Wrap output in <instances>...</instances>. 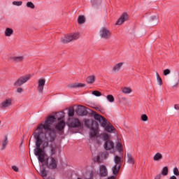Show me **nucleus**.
<instances>
[{"instance_id":"f03ea898","label":"nucleus","mask_w":179,"mask_h":179,"mask_svg":"<svg viewBox=\"0 0 179 179\" xmlns=\"http://www.w3.org/2000/svg\"><path fill=\"white\" fill-rule=\"evenodd\" d=\"M102 139L104 141L103 148L105 150H111L114 148V142L110 140V135L107 133H103L101 134Z\"/></svg>"},{"instance_id":"ea45409f","label":"nucleus","mask_w":179,"mask_h":179,"mask_svg":"<svg viewBox=\"0 0 179 179\" xmlns=\"http://www.w3.org/2000/svg\"><path fill=\"white\" fill-rule=\"evenodd\" d=\"M170 73H171V71H170V69H166L164 70V76H167V75H170Z\"/></svg>"},{"instance_id":"473e14b6","label":"nucleus","mask_w":179,"mask_h":179,"mask_svg":"<svg viewBox=\"0 0 179 179\" xmlns=\"http://www.w3.org/2000/svg\"><path fill=\"white\" fill-rule=\"evenodd\" d=\"M106 99L108 101H109V103H114L115 100L112 94H108V96H106Z\"/></svg>"},{"instance_id":"79ce46f5","label":"nucleus","mask_w":179,"mask_h":179,"mask_svg":"<svg viewBox=\"0 0 179 179\" xmlns=\"http://www.w3.org/2000/svg\"><path fill=\"white\" fill-rule=\"evenodd\" d=\"M173 174H174L175 176H179L178 168L175 167V168L173 169Z\"/></svg>"},{"instance_id":"c756f323","label":"nucleus","mask_w":179,"mask_h":179,"mask_svg":"<svg viewBox=\"0 0 179 179\" xmlns=\"http://www.w3.org/2000/svg\"><path fill=\"white\" fill-rule=\"evenodd\" d=\"M91 3L92 6H97L101 3V0H91Z\"/></svg>"},{"instance_id":"49530a36","label":"nucleus","mask_w":179,"mask_h":179,"mask_svg":"<svg viewBox=\"0 0 179 179\" xmlns=\"http://www.w3.org/2000/svg\"><path fill=\"white\" fill-rule=\"evenodd\" d=\"M117 176H115L114 175L113 176H109L107 178V179H115Z\"/></svg>"},{"instance_id":"5fc2aeb1","label":"nucleus","mask_w":179,"mask_h":179,"mask_svg":"<svg viewBox=\"0 0 179 179\" xmlns=\"http://www.w3.org/2000/svg\"><path fill=\"white\" fill-rule=\"evenodd\" d=\"M0 54H1V51H0Z\"/></svg>"},{"instance_id":"f8f14e48","label":"nucleus","mask_w":179,"mask_h":179,"mask_svg":"<svg viewBox=\"0 0 179 179\" xmlns=\"http://www.w3.org/2000/svg\"><path fill=\"white\" fill-rule=\"evenodd\" d=\"M99 177H107L108 176V171L105 165L99 166Z\"/></svg>"},{"instance_id":"393cba45","label":"nucleus","mask_w":179,"mask_h":179,"mask_svg":"<svg viewBox=\"0 0 179 179\" xmlns=\"http://www.w3.org/2000/svg\"><path fill=\"white\" fill-rule=\"evenodd\" d=\"M4 34H5L6 37H10V36H12V34H13V29H10V28H6L4 31Z\"/></svg>"},{"instance_id":"c9c22d12","label":"nucleus","mask_w":179,"mask_h":179,"mask_svg":"<svg viewBox=\"0 0 179 179\" xmlns=\"http://www.w3.org/2000/svg\"><path fill=\"white\" fill-rule=\"evenodd\" d=\"M68 115L69 117H73L75 115V110L73 108L69 109Z\"/></svg>"},{"instance_id":"c03bdc74","label":"nucleus","mask_w":179,"mask_h":179,"mask_svg":"<svg viewBox=\"0 0 179 179\" xmlns=\"http://www.w3.org/2000/svg\"><path fill=\"white\" fill-rule=\"evenodd\" d=\"M17 93H22V92H23V88H22V87H18V88H17Z\"/></svg>"},{"instance_id":"72a5a7b5","label":"nucleus","mask_w":179,"mask_h":179,"mask_svg":"<svg viewBox=\"0 0 179 179\" xmlns=\"http://www.w3.org/2000/svg\"><path fill=\"white\" fill-rule=\"evenodd\" d=\"M116 148L117 149V151L121 153V152H122L123 148H122V144H121V143L118 142L116 145Z\"/></svg>"},{"instance_id":"bb28decb","label":"nucleus","mask_w":179,"mask_h":179,"mask_svg":"<svg viewBox=\"0 0 179 179\" xmlns=\"http://www.w3.org/2000/svg\"><path fill=\"white\" fill-rule=\"evenodd\" d=\"M122 92L124 94H129L130 93H132V90L130 87H124L122 88Z\"/></svg>"},{"instance_id":"7c9ffc66","label":"nucleus","mask_w":179,"mask_h":179,"mask_svg":"<svg viewBox=\"0 0 179 179\" xmlns=\"http://www.w3.org/2000/svg\"><path fill=\"white\" fill-rule=\"evenodd\" d=\"M156 76H157V80L159 86H162V85H163V80H162V78L159 75V73L156 72Z\"/></svg>"},{"instance_id":"9b49d317","label":"nucleus","mask_w":179,"mask_h":179,"mask_svg":"<svg viewBox=\"0 0 179 179\" xmlns=\"http://www.w3.org/2000/svg\"><path fill=\"white\" fill-rule=\"evenodd\" d=\"M76 114L78 115L83 117L85 115H87V110H86V107L83 106H78V108L76 110Z\"/></svg>"},{"instance_id":"a18cd8bd","label":"nucleus","mask_w":179,"mask_h":179,"mask_svg":"<svg viewBox=\"0 0 179 179\" xmlns=\"http://www.w3.org/2000/svg\"><path fill=\"white\" fill-rule=\"evenodd\" d=\"M162 178V174H159V175H157L155 177V179H160Z\"/></svg>"},{"instance_id":"b1692460","label":"nucleus","mask_w":179,"mask_h":179,"mask_svg":"<svg viewBox=\"0 0 179 179\" xmlns=\"http://www.w3.org/2000/svg\"><path fill=\"white\" fill-rule=\"evenodd\" d=\"M163 159V155L160 152L156 153L153 157V160L155 162H159V160H162Z\"/></svg>"},{"instance_id":"5701e85b","label":"nucleus","mask_w":179,"mask_h":179,"mask_svg":"<svg viewBox=\"0 0 179 179\" xmlns=\"http://www.w3.org/2000/svg\"><path fill=\"white\" fill-rule=\"evenodd\" d=\"M86 82L88 83V85H93V83L96 82V76H88L86 79Z\"/></svg>"},{"instance_id":"37998d69","label":"nucleus","mask_w":179,"mask_h":179,"mask_svg":"<svg viewBox=\"0 0 179 179\" xmlns=\"http://www.w3.org/2000/svg\"><path fill=\"white\" fill-rule=\"evenodd\" d=\"M13 170H14V171H15L16 173L19 172V168H17V166H13L12 167Z\"/></svg>"},{"instance_id":"09e8293b","label":"nucleus","mask_w":179,"mask_h":179,"mask_svg":"<svg viewBox=\"0 0 179 179\" xmlns=\"http://www.w3.org/2000/svg\"><path fill=\"white\" fill-rule=\"evenodd\" d=\"M96 162H97V163H101V162H100V156H96Z\"/></svg>"},{"instance_id":"cd10ccee","label":"nucleus","mask_w":179,"mask_h":179,"mask_svg":"<svg viewBox=\"0 0 179 179\" xmlns=\"http://www.w3.org/2000/svg\"><path fill=\"white\" fill-rule=\"evenodd\" d=\"M86 22V18L83 15H79L78 18V24H83Z\"/></svg>"},{"instance_id":"4468645a","label":"nucleus","mask_w":179,"mask_h":179,"mask_svg":"<svg viewBox=\"0 0 179 179\" xmlns=\"http://www.w3.org/2000/svg\"><path fill=\"white\" fill-rule=\"evenodd\" d=\"M44 86H45V79L44 78H40L38 80V92L39 93H43L44 90Z\"/></svg>"},{"instance_id":"7ed1b4c3","label":"nucleus","mask_w":179,"mask_h":179,"mask_svg":"<svg viewBox=\"0 0 179 179\" xmlns=\"http://www.w3.org/2000/svg\"><path fill=\"white\" fill-rule=\"evenodd\" d=\"M92 115L94 116V120H96V121H99V122L101 127H102V128H105L106 127H107V125L108 124H110V122H108V120H107V119H106L104 117L101 116V115L98 114L95 111H93L92 113Z\"/></svg>"},{"instance_id":"4be33fe9","label":"nucleus","mask_w":179,"mask_h":179,"mask_svg":"<svg viewBox=\"0 0 179 179\" xmlns=\"http://www.w3.org/2000/svg\"><path fill=\"white\" fill-rule=\"evenodd\" d=\"M127 163L128 164H131L132 166L135 164V158H134L131 153H127Z\"/></svg>"},{"instance_id":"a211bd4d","label":"nucleus","mask_w":179,"mask_h":179,"mask_svg":"<svg viewBox=\"0 0 179 179\" xmlns=\"http://www.w3.org/2000/svg\"><path fill=\"white\" fill-rule=\"evenodd\" d=\"M120 169H121V165H114L112 167V173L113 176L117 177V176H118V173H120Z\"/></svg>"},{"instance_id":"0eeeda50","label":"nucleus","mask_w":179,"mask_h":179,"mask_svg":"<svg viewBox=\"0 0 179 179\" xmlns=\"http://www.w3.org/2000/svg\"><path fill=\"white\" fill-rule=\"evenodd\" d=\"M13 103V99L8 98L0 103V108L1 110H6V108H9V107H10Z\"/></svg>"},{"instance_id":"423d86ee","label":"nucleus","mask_w":179,"mask_h":179,"mask_svg":"<svg viewBox=\"0 0 179 179\" xmlns=\"http://www.w3.org/2000/svg\"><path fill=\"white\" fill-rule=\"evenodd\" d=\"M31 78V76L30 74L21 76L14 83V86H22V85H24V83H26L27 82H29Z\"/></svg>"},{"instance_id":"3c124183","label":"nucleus","mask_w":179,"mask_h":179,"mask_svg":"<svg viewBox=\"0 0 179 179\" xmlns=\"http://www.w3.org/2000/svg\"><path fill=\"white\" fill-rule=\"evenodd\" d=\"M62 118H64V115L62 117H59L57 120H58V121H61L62 120Z\"/></svg>"},{"instance_id":"58836bf2","label":"nucleus","mask_w":179,"mask_h":179,"mask_svg":"<svg viewBox=\"0 0 179 179\" xmlns=\"http://www.w3.org/2000/svg\"><path fill=\"white\" fill-rule=\"evenodd\" d=\"M148 117L146 114H143L141 115V121L146 122L148 121Z\"/></svg>"},{"instance_id":"6e6552de","label":"nucleus","mask_w":179,"mask_h":179,"mask_svg":"<svg viewBox=\"0 0 179 179\" xmlns=\"http://www.w3.org/2000/svg\"><path fill=\"white\" fill-rule=\"evenodd\" d=\"M82 126V123L79 120V119L73 117L69 122V127L70 128H79V127Z\"/></svg>"},{"instance_id":"f704fd0d","label":"nucleus","mask_w":179,"mask_h":179,"mask_svg":"<svg viewBox=\"0 0 179 179\" xmlns=\"http://www.w3.org/2000/svg\"><path fill=\"white\" fill-rule=\"evenodd\" d=\"M40 174L43 178L47 177V170H45V169H42L41 170Z\"/></svg>"},{"instance_id":"dca6fc26","label":"nucleus","mask_w":179,"mask_h":179,"mask_svg":"<svg viewBox=\"0 0 179 179\" xmlns=\"http://www.w3.org/2000/svg\"><path fill=\"white\" fill-rule=\"evenodd\" d=\"M124 66V62H119L115 64L112 68L113 73H117V72H120L121 71V68Z\"/></svg>"},{"instance_id":"8fccbe9b","label":"nucleus","mask_w":179,"mask_h":179,"mask_svg":"<svg viewBox=\"0 0 179 179\" xmlns=\"http://www.w3.org/2000/svg\"><path fill=\"white\" fill-rule=\"evenodd\" d=\"M169 179H177V177L174 176H172L170 177Z\"/></svg>"},{"instance_id":"f257e3e1","label":"nucleus","mask_w":179,"mask_h":179,"mask_svg":"<svg viewBox=\"0 0 179 179\" xmlns=\"http://www.w3.org/2000/svg\"><path fill=\"white\" fill-rule=\"evenodd\" d=\"M56 120L55 116H50L43 124H41L37 127L36 131H38L34 134L36 146V149H34V155L38 157L40 163H45L48 169L50 170H55L58 166V162L52 157L45 160V152H44V149L48 148V143L54 142L55 138H57L55 130L51 129V126L55 122Z\"/></svg>"},{"instance_id":"6ab92c4d","label":"nucleus","mask_w":179,"mask_h":179,"mask_svg":"<svg viewBox=\"0 0 179 179\" xmlns=\"http://www.w3.org/2000/svg\"><path fill=\"white\" fill-rule=\"evenodd\" d=\"M85 86H86V84L85 83H74L69 85V87H70L71 89H76L78 87H85Z\"/></svg>"},{"instance_id":"20e7f679","label":"nucleus","mask_w":179,"mask_h":179,"mask_svg":"<svg viewBox=\"0 0 179 179\" xmlns=\"http://www.w3.org/2000/svg\"><path fill=\"white\" fill-rule=\"evenodd\" d=\"M99 37L103 40H110L111 38V31L107 27H102L99 31Z\"/></svg>"},{"instance_id":"ddd939ff","label":"nucleus","mask_w":179,"mask_h":179,"mask_svg":"<svg viewBox=\"0 0 179 179\" xmlns=\"http://www.w3.org/2000/svg\"><path fill=\"white\" fill-rule=\"evenodd\" d=\"M84 124L85 126L87 127V128H90V129H92V128H94V127H97V125H99L97 122L89 119H86L84 121Z\"/></svg>"},{"instance_id":"1a4fd4ad","label":"nucleus","mask_w":179,"mask_h":179,"mask_svg":"<svg viewBox=\"0 0 179 179\" xmlns=\"http://www.w3.org/2000/svg\"><path fill=\"white\" fill-rule=\"evenodd\" d=\"M9 61H12L15 64H19L24 61V56L23 55H12L8 58Z\"/></svg>"},{"instance_id":"412c9836","label":"nucleus","mask_w":179,"mask_h":179,"mask_svg":"<svg viewBox=\"0 0 179 179\" xmlns=\"http://www.w3.org/2000/svg\"><path fill=\"white\" fill-rule=\"evenodd\" d=\"M104 128L105 131H106V132H108L109 134H113V132L115 133V128L112 124H110V123H109Z\"/></svg>"},{"instance_id":"aec40b11","label":"nucleus","mask_w":179,"mask_h":179,"mask_svg":"<svg viewBox=\"0 0 179 179\" xmlns=\"http://www.w3.org/2000/svg\"><path fill=\"white\" fill-rule=\"evenodd\" d=\"M55 129L57 131H64L65 128V122L61 121L55 126Z\"/></svg>"},{"instance_id":"864d4df0","label":"nucleus","mask_w":179,"mask_h":179,"mask_svg":"<svg viewBox=\"0 0 179 179\" xmlns=\"http://www.w3.org/2000/svg\"><path fill=\"white\" fill-rule=\"evenodd\" d=\"M106 156H108V154H106Z\"/></svg>"},{"instance_id":"2f4dec72","label":"nucleus","mask_w":179,"mask_h":179,"mask_svg":"<svg viewBox=\"0 0 179 179\" xmlns=\"http://www.w3.org/2000/svg\"><path fill=\"white\" fill-rule=\"evenodd\" d=\"M161 174L162 176H167V174H169V167L165 166L162 169Z\"/></svg>"},{"instance_id":"603ef678","label":"nucleus","mask_w":179,"mask_h":179,"mask_svg":"<svg viewBox=\"0 0 179 179\" xmlns=\"http://www.w3.org/2000/svg\"><path fill=\"white\" fill-rule=\"evenodd\" d=\"M122 99L123 100V101H127V98L125 97H122Z\"/></svg>"},{"instance_id":"de8ad7c7","label":"nucleus","mask_w":179,"mask_h":179,"mask_svg":"<svg viewBox=\"0 0 179 179\" xmlns=\"http://www.w3.org/2000/svg\"><path fill=\"white\" fill-rule=\"evenodd\" d=\"M174 108H175V110H179V105L178 104H176L174 106Z\"/></svg>"},{"instance_id":"a19ab883","label":"nucleus","mask_w":179,"mask_h":179,"mask_svg":"<svg viewBox=\"0 0 179 179\" xmlns=\"http://www.w3.org/2000/svg\"><path fill=\"white\" fill-rule=\"evenodd\" d=\"M22 3H23L22 1H13V5L15 6H22Z\"/></svg>"},{"instance_id":"4c0bfd02","label":"nucleus","mask_w":179,"mask_h":179,"mask_svg":"<svg viewBox=\"0 0 179 179\" xmlns=\"http://www.w3.org/2000/svg\"><path fill=\"white\" fill-rule=\"evenodd\" d=\"M92 94H94V96H96V97H100V96H101V92L96 90L92 92Z\"/></svg>"},{"instance_id":"a878e982","label":"nucleus","mask_w":179,"mask_h":179,"mask_svg":"<svg viewBox=\"0 0 179 179\" xmlns=\"http://www.w3.org/2000/svg\"><path fill=\"white\" fill-rule=\"evenodd\" d=\"M122 159L118 155H115L114 157L115 165L121 166Z\"/></svg>"},{"instance_id":"2eb2a0df","label":"nucleus","mask_w":179,"mask_h":179,"mask_svg":"<svg viewBox=\"0 0 179 179\" xmlns=\"http://www.w3.org/2000/svg\"><path fill=\"white\" fill-rule=\"evenodd\" d=\"M49 150L50 153V156H54L55 153L58 151V146H57V144L55 143H52L49 145Z\"/></svg>"},{"instance_id":"39448f33","label":"nucleus","mask_w":179,"mask_h":179,"mask_svg":"<svg viewBox=\"0 0 179 179\" xmlns=\"http://www.w3.org/2000/svg\"><path fill=\"white\" fill-rule=\"evenodd\" d=\"M79 37V34H71L69 35H65L62 38V43H63V44H67V43H71V41L78 40Z\"/></svg>"},{"instance_id":"e433bc0d","label":"nucleus","mask_w":179,"mask_h":179,"mask_svg":"<svg viewBox=\"0 0 179 179\" xmlns=\"http://www.w3.org/2000/svg\"><path fill=\"white\" fill-rule=\"evenodd\" d=\"M27 8H31V9H34L35 6L34 4L31 1H28L27 3Z\"/></svg>"},{"instance_id":"f3484780","label":"nucleus","mask_w":179,"mask_h":179,"mask_svg":"<svg viewBox=\"0 0 179 179\" xmlns=\"http://www.w3.org/2000/svg\"><path fill=\"white\" fill-rule=\"evenodd\" d=\"M92 131L90 133V138H94L96 136L97 133L99 132V124L96 126H94V127H92L91 129Z\"/></svg>"},{"instance_id":"9d476101","label":"nucleus","mask_w":179,"mask_h":179,"mask_svg":"<svg viewBox=\"0 0 179 179\" xmlns=\"http://www.w3.org/2000/svg\"><path fill=\"white\" fill-rule=\"evenodd\" d=\"M129 19V17L128 15V13H123L122 15L120 16V17L117 20L115 24L118 26H121L122 23L127 22Z\"/></svg>"},{"instance_id":"c85d7f7f","label":"nucleus","mask_w":179,"mask_h":179,"mask_svg":"<svg viewBox=\"0 0 179 179\" xmlns=\"http://www.w3.org/2000/svg\"><path fill=\"white\" fill-rule=\"evenodd\" d=\"M8 145V136H4V138L2 141V147L1 149H5L6 148V145Z\"/></svg>"},{"instance_id":"6e6d98bb","label":"nucleus","mask_w":179,"mask_h":179,"mask_svg":"<svg viewBox=\"0 0 179 179\" xmlns=\"http://www.w3.org/2000/svg\"><path fill=\"white\" fill-rule=\"evenodd\" d=\"M0 124H1V121H0Z\"/></svg>"}]
</instances>
